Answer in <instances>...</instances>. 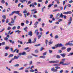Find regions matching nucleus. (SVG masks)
Here are the masks:
<instances>
[{
	"label": "nucleus",
	"instance_id": "nucleus-1",
	"mask_svg": "<svg viewBox=\"0 0 73 73\" xmlns=\"http://www.w3.org/2000/svg\"><path fill=\"white\" fill-rule=\"evenodd\" d=\"M64 46V44H62L61 43L55 45V47L53 46L52 47V49H56V48H57L58 47H62Z\"/></svg>",
	"mask_w": 73,
	"mask_h": 73
},
{
	"label": "nucleus",
	"instance_id": "nucleus-2",
	"mask_svg": "<svg viewBox=\"0 0 73 73\" xmlns=\"http://www.w3.org/2000/svg\"><path fill=\"white\" fill-rule=\"evenodd\" d=\"M48 62L49 63H50V64H56L59 62V60L50 61Z\"/></svg>",
	"mask_w": 73,
	"mask_h": 73
},
{
	"label": "nucleus",
	"instance_id": "nucleus-3",
	"mask_svg": "<svg viewBox=\"0 0 73 73\" xmlns=\"http://www.w3.org/2000/svg\"><path fill=\"white\" fill-rule=\"evenodd\" d=\"M11 23H9L8 25H14V24L13 23H14L15 22V21H14V19L13 18H11Z\"/></svg>",
	"mask_w": 73,
	"mask_h": 73
},
{
	"label": "nucleus",
	"instance_id": "nucleus-4",
	"mask_svg": "<svg viewBox=\"0 0 73 73\" xmlns=\"http://www.w3.org/2000/svg\"><path fill=\"white\" fill-rule=\"evenodd\" d=\"M35 5H37V3L36 2H34V3H32V4H31L29 6L30 7H31L32 6L33 8H35Z\"/></svg>",
	"mask_w": 73,
	"mask_h": 73
},
{
	"label": "nucleus",
	"instance_id": "nucleus-5",
	"mask_svg": "<svg viewBox=\"0 0 73 73\" xmlns=\"http://www.w3.org/2000/svg\"><path fill=\"white\" fill-rule=\"evenodd\" d=\"M72 17H70V19L68 20V25H69L70 24H72Z\"/></svg>",
	"mask_w": 73,
	"mask_h": 73
},
{
	"label": "nucleus",
	"instance_id": "nucleus-6",
	"mask_svg": "<svg viewBox=\"0 0 73 73\" xmlns=\"http://www.w3.org/2000/svg\"><path fill=\"white\" fill-rule=\"evenodd\" d=\"M70 43V41H69L68 43H66L65 44V46H68V45H69L70 46H73V44Z\"/></svg>",
	"mask_w": 73,
	"mask_h": 73
},
{
	"label": "nucleus",
	"instance_id": "nucleus-7",
	"mask_svg": "<svg viewBox=\"0 0 73 73\" xmlns=\"http://www.w3.org/2000/svg\"><path fill=\"white\" fill-rule=\"evenodd\" d=\"M65 61V59H62V62H61L60 63V64H62V65H65L64 63V62Z\"/></svg>",
	"mask_w": 73,
	"mask_h": 73
},
{
	"label": "nucleus",
	"instance_id": "nucleus-8",
	"mask_svg": "<svg viewBox=\"0 0 73 73\" xmlns=\"http://www.w3.org/2000/svg\"><path fill=\"white\" fill-rule=\"evenodd\" d=\"M72 12L70 11H68L67 12H64L63 13V14L64 15H68V14H71Z\"/></svg>",
	"mask_w": 73,
	"mask_h": 73
},
{
	"label": "nucleus",
	"instance_id": "nucleus-9",
	"mask_svg": "<svg viewBox=\"0 0 73 73\" xmlns=\"http://www.w3.org/2000/svg\"><path fill=\"white\" fill-rule=\"evenodd\" d=\"M26 54H27L26 52L24 51L22 53H19V55H23V56H24V55H26Z\"/></svg>",
	"mask_w": 73,
	"mask_h": 73
},
{
	"label": "nucleus",
	"instance_id": "nucleus-10",
	"mask_svg": "<svg viewBox=\"0 0 73 73\" xmlns=\"http://www.w3.org/2000/svg\"><path fill=\"white\" fill-rule=\"evenodd\" d=\"M28 29V27H25L23 29V30L24 31H25V32H28V31L27 30Z\"/></svg>",
	"mask_w": 73,
	"mask_h": 73
},
{
	"label": "nucleus",
	"instance_id": "nucleus-11",
	"mask_svg": "<svg viewBox=\"0 0 73 73\" xmlns=\"http://www.w3.org/2000/svg\"><path fill=\"white\" fill-rule=\"evenodd\" d=\"M61 56H62L63 58H64V57H65V56H66V54L65 53L64 54H60Z\"/></svg>",
	"mask_w": 73,
	"mask_h": 73
},
{
	"label": "nucleus",
	"instance_id": "nucleus-12",
	"mask_svg": "<svg viewBox=\"0 0 73 73\" xmlns=\"http://www.w3.org/2000/svg\"><path fill=\"white\" fill-rule=\"evenodd\" d=\"M28 35L29 36H32V31L29 32Z\"/></svg>",
	"mask_w": 73,
	"mask_h": 73
},
{
	"label": "nucleus",
	"instance_id": "nucleus-13",
	"mask_svg": "<svg viewBox=\"0 0 73 73\" xmlns=\"http://www.w3.org/2000/svg\"><path fill=\"white\" fill-rule=\"evenodd\" d=\"M29 44H31L32 43V41L31 40V39H29V42L27 43V44H29Z\"/></svg>",
	"mask_w": 73,
	"mask_h": 73
},
{
	"label": "nucleus",
	"instance_id": "nucleus-14",
	"mask_svg": "<svg viewBox=\"0 0 73 73\" xmlns=\"http://www.w3.org/2000/svg\"><path fill=\"white\" fill-rule=\"evenodd\" d=\"M60 14H59V13H58L56 14V18L57 19H59V18H58V16H60Z\"/></svg>",
	"mask_w": 73,
	"mask_h": 73
},
{
	"label": "nucleus",
	"instance_id": "nucleus-15",
	"mask_svg": "<svg viewBox=\"0 0 73 73\" xmlns=\"http://www.w3.org/2000/svg\"><path fill=\"white\" fill-rule=\"evenodd\" d=\"M36 40H37V38H34V40H33V43H35L36 41Z\"/></svg>",
	"mask_w": 73,
	"mask_h": 73
},
{
	"label": "nucleus",
	"instance_id": "nucleus-16",
	"mask_svg": "<svg viewBox=\"0 0 73 73\" xmlns=\"http://www.w3.org/2000/svg\"><path fill=\"white\" fill-rule=\"evenodd\" d=\"M71 50V48H67V51L68 52H70V51Z\"/></svg>",
	"mask_w": 73,
	"mask_h": 73
},
{
	"label": "nucleus",
	"instance_id": "nucleus-17",
	"mask_svg": "<svg viewBox=\"0 0 73 73\" xmlns=\"http://www.w3.org/2000/svg\"><path fill=\"white\" fill-rule=\"evenodd\" d=\"M53 5V4H50L48 6V8H50V7H52V5Z\"/></svg>",
	"mask_w": 73,
	"mask_h": 73
},
{
	"label": "nucleus",
	"instance_id": "nucleus-18",
	"mask_svg": "<svg viewBox=\"0 0 73 73\" xmlns=\"http://www.w3.org/2000/svg\"><path fill=\"white\" fill-rule=\"evenodd\" d=\"M63 16H64V15H62V13H61L60 14V16L59 17V18H60V17H61V18H62Z\"/></svg>",
	"mask_w": 73,
	"mask_h": 73
},
{
	"label": "nucleus",
	"instance_id": "nucleus-19",
	"mask_svg": "<svg viewBox=\"0 0 73 73\" xmlns=\"http://www.w3.org/2000/svg\"><path fill=\"white\" fill-rule=\"evenodd\" d=\"M60 65L59 64H55L53 65V66H60Z\"/></svg>",
	"mask_w": 73,
	"mask_h": 73
},
{
	"label": "nucleus",
	"instance_id": "nucleus-20",
	"mask_svg": "<svg viewBox=\"0 0 73 73\" xmlns=\"http://www.w3.org/2000/svg\"><path fill=\"white\" fill-rule=\"evenodd\" d=\"M56 58H61V56L60 55H57L56 56Z\"/></svg>",
	"mask_w": 73,
	"mask_h": 73
},
{
	"label": "nucleus",
	"instance_id": "nucleus-21",
	"mask_svg": "<svg viewBox=\"0 0 73 73\" xmlns=\"http://www.w3.org/2000/svg\"><path fill=\"white\" fill-rule=\"evenodd\" d=\"M45 43H46V46H47V44H48V40H45Z\"/></svg>",
	"mask_w": 73,
	"mask_h": 73
},
{
	"label": "nucleus",
	"instance_id": "nucleus-22",
	"mask_svg": "<svg viewBox=\"0 0 73 73\" xmlns=\"http://www.w3.org/2000/svg\"><path fill=\"white\" fill-rule=\"evenodd\" d=\"M40 58H45V56L43 55V56H41L40 57Z\"/></svg>",
	"mask_w": 73,
	"mask_h": 73
},
{
	"label": "nucleus",
	"instance_id": "nucleus-23",
	"mask_svg": "<svg viewBox=\"0 0 73 73\" xmlns=\"http://www.w3.org/2000/svg\"><path fill=\"white\" fill-rule=\"evenodd\" d=\"M53 17V15H50V19H52Z\"/></svg>",
	"mask_w": 73,
	"mask_h": 73
},
{
	"label": "nucleus",
	"instance_id": "nucleus-24",
	"mask_svg": "<svg viewBox=\"0 0 73 73\" xmlns=\"http://www.w3.org/2000/svg\"><path fill=\"white\" fill-rule=\"evenodd\" d=\"M46 53H47V52H46L43 53V56H45V55H46Z\"/></svg>",
	"mask_w": 73,
	"mask_h": 73
},
{
	"label": "nucleus",
	"instance_id": "nucleus-25",
	"mask_svg": "<svg viewBox=\"0 0 73 73\" xmlns=\"http://www.w3.org/2000/svg\"><path fill=\"white\" fill-rule=\"evenodd\" d=\"M1 2L2 4H4L5 1H4V0H1Z\"/></svg>",
	"mask_w": 73,
	"mask_h": 73
},
{
	"label": "nucleus",
	"instance_id": "nucleus-26",
	"mask_svg": "<svg viewBox=\"0 0 73 73\" xmlns=\"http://www.w3.org/2000/svg\"><path fill=\"white\" fill-rule=\"evenodd\" d=\"M66 49V47H65V46L62 47L61 48L62 50H65V49Z\"/></svg>",
	"mask_w": 73,
	"mask_h": 73
},
{
	"label": "nucleus",
	"instance_id": "nucleus-27",
	"mask_svg": "<svg viewBox=\"0 0 73 73\" xmlns=\"http://www.w3.org/2000/svg\"><path fill=\"white\" fill-rule=\"evenodd\" d=\"M9 41H10V42H11V43H12L13 44H14V41H12V40H9Z\"/></svg>",
	"mask_w": 73,
	"mask_h": 73
},
{
	"label": "nucleus",
	"instance_id": "nucleus-28",
	"mask_svg": "<svg viewBox=\"0 0 73 73\" xmlns=\"http://www.w3.org/2000/svg\"><path fill=\"white\" fill-rule=\"evenodd\" d=\"M4 40H6V41H7L8 40V38L7 37H5V38H4Z\"/></svg>",
	"mask_w": 73,
	"mask_h": 73
},
{
	"label": "nucleus",
	"instance_id": "nucleus-29",
	"mask_svg": "<svg viewBox=\"0 0 73 73\" xmlns=\"http://www.w3.org/2000/svg\"><path fill=\"white\" fill-rule=\"evenodd\" d=\"M55 68H56V69H60V67H59L58 66H56L55 67Z\"/></svg>",
	"mask_w": 73,
	"mask_h": 73
},
{
	"label": "nucleus",
	"instance_id": "nucleus-30",
	"mask_svg": "<svg viewBox=\"0 0 73 73\" xmlns=\"http://www.w3.org/2000/svg\"><path fill=\"white\" fill-rule=\"evenodd\" d=\"M16 26H14L12 28V29H13V30H15V29H16Z\"/></svg>",
	"mask_w": 73,
	"mask_h": 73
},
{
	"label": "nucleus",
	"instance_id": "nucleus-31",
	"mask_svg": "<svg viewBox=\"0 0 73 73\" xmlns=\"http://www.w3.org/2000/svg\"><path fill=\"white\" fill-rule=\"evenodd\" d=\"M49 52V53H52V52H53V51H52V50H48Z\"/></svg>",
	"mask_w": 73,
	"mask_h": 73
},
{
	"label": "nucleus",
	"instance_id": "nucleus-32",
	"mask_svg": "<svg viewBox=\"0 0 73 73\" xmlns=\"http://www.w3.org/2000/svg\"><path fill=\"white\" fill-rule=\"evenodd\" d=\"M43 49H44V48L43 47H41V48H40V51H42Z\"/></svg>",
	"mask_w": 73,
	"mask_h": 73
},
{
	"label": "nucleus",
	"instance_id": "nucleus-33",
	"mask_svg": "<svg viewBox=\"0 0 73 73\" xmlns=\"http://www.w3.org/2000/svg\"><path fill=\"white\" fill-rule=\"evenodd\" d=\"M38 23V22L37 21H36L35 24L34 25H37V24Z\"/></svg>",
	"mask_w": 73,
	"mask_h": 73
},
{
	"label": "nucleus",
	"instance_id": "nucleus-34",
	"mask_svg": "<svg viewBox=\"0 0 73 73\" xmlns=\"http://www.w3.org/2000/svg\"><path fill=\"white\" fill-rule=\"evenodd\" d=\"M13 66L14 67H17L19 66V64H15V65H14Z\"/></svg>",
	"mask_w": 73,
	"mask_h": 73
},
{
	"label": "nucleus",
	"instance_id": "nucleus-35",
	"mask_svg": "<svg viewBox=\"0 0 73 73\" xmlns=\"http://www.w3.org/2000/svg\"><path fill=\"white\" fill-rule=\"evenodd\" d=\"M13 54H10V55L9 56V57L10 58L11 57H13Z\"/></svg>",
	"mask_w": 73,
	"mask_h": 73
},
{
	"label": "nucleus",
	"instance_id": "nucleus-36",
	"mask_svg": "<svg viewBox=\"0 0 73 73\" xmlns=\"http://www.w3.org/2000/svg\"><path fill=\"white\" fill-rule=\"evenodd\" d=\"M45 25V23H43L42 24V27H44V25Z\"/></svg>",
	"mask_w": 73,
	"mask_h": 73
},
{
	"label": "nucleus",
	"instance_id": "nucleus-37",
	"mask_svg": "<svg viewBox=\"0 0 73 73\" xmlns=\"http://www.w3.org/2000/svg\"><path fill=\"white\" fill-rule=\"evenodd\" d=\"M2 17L4 19H6V17H5V15H3L2 16Z\"/></svg>",
	"mask_w": 73,
	"mask_h": 73
},
{
	"label": "nucleus",
	"instance_id": "nucleus-38",
	"mask_svg": "<svg viewBox=\"0 0 73 73\" xmlns=\"http://www.w3.org/2000/svg\"><path fill=\"white\" fill-rule=\"evenodd\" d=\"M32 55L33 56H35V57H38V56L37 55H36L35 54H32Z\"/></svg>",
	"mask_w": 73,
	"mask_h": 73
},
{
	"label": "nucleus",
	"instance_id": "nucleus-39",
	"mask_svg": "<svg viewBox=\"0 0 73 73\" xmlns=\"http://www.w3.org/2000/svg\"><path fill=\"white\" fill-rule=\"evenodd\" d=\"M49 45H50L51 44H53V42L50 41L48 42Z\"/></svg>",
	"mask_w": 73,
	"mask_h": 73
},
{
	"label": "nucleus",
	"instance_id": "nucleus-40",
	"mask_svg": "<svg viewBox=\"0 0 73 73\" xmlns=\"http://www.w3.org/2000/svg\"><path fill=\"white\" fill-rule=\"evenodd\" d=\"M58 35H56L55 36L54 38L55 39H56V38H58Z\"/></svg>",
	"mask_w": 73,
	"mask_h": 73
},
{
	"label": "nucleus",
	"instance_id": "nucleus-41",
	"mask_svg": "<svg viewBox=\"0 0 73 73\" xmlns=\"http://www.w3.org/2000/svg\"><path fill=\"white\" fill-rule=\"evenodd\" d=\"M36 11V9H33V10H31V12H35V11Z\"/></svg>",
	"mask_w": 73,
	"mask_h": 73
},
{
	"label": "nucleus",
	"instance_id": "nucleus-42",
	"mask_svg": "<svg viewBox=\"0 0 73 73\" xmlns=\"http://www.w3.org/2000/svg\"><path fill=\"white\" fill-rule=\"evenodd\" d=\"M14 59H17L18 58V57H17V56H15L14 57Z\"/></svg>",
	"mask_w": 73,
	"mask_h": 73
},
{
	"label": "nucleus",
	"instance_id": "nucleus-43",
	"mask_svg": "<svg viewBox=\"0 0 73 73\" xmlns=\"http://www.w3.org/2000/svg\"><path fill=\"white\" fill-rule=\"evenodd\" d=\"M5 49H6V50H7V49H9V47H7V46H6L5 47Z\"/></svg>",
	"mask_w": 73,
	"mask_h": 73
},
{
	"label": "nucleus",
	"instance_id": "nucleus-44",
	"mask_svg": "<svg viewBox=\"0 0 73 73\" xmlns=\"http://www.w3.org/2000/svg\"><path fill=\"white\" fill-rule=\"evenodd\" d=\"M60 11V10H58V9H55V10H54L53 12H56V11Z\"/></svg>",
	"mask_w": 73,
	"mask_h": 73
},
{
	"label": "nucleus",
	"instance_id": "nucleus-45",
	"mask_svg": "<svg viewBox=\"0 0 73 73\" xmlns=\"http://www.w3.org/2000/svg\"><path fill=\"white\" fill-rule=\"evenodd\" d=\"M63 72H64V70H61L60 71L59 73H62Z\"/></svg>",
	"mask_w": 73,
	"mask_h": 73
},
{
	"label": "nucleus",
	"instance_id": "nucleus-46",
	"mask_svg": "<svg viewBox=\"0 0 73 73\" xmlns=\"http://www.w3.org/2000/svg\"><path fill=\"white\" fill-rule=\"evenodd\" d=\"M11 29V27H9L7 29V30H10Z\"/></svg>",
	"mask_w": 73,
	"mask_h": 73
},
{
	"label": "nucleus",
	"instance_id": "nucleus-47",
	"mask_svg": "<svg viewBox=\"0 0 73 73\" xmlns=\"http://www.w3.org/2000/svg\"><path fill=\"white\" fill-rule=\"evenodd\" d=\"M41 37V35H39L38 37V39H40Z\"/></svg>",
	"mask_w": 73,
	"mask_h": 73
},
{
	"label": "nucleus",
	"instance_id": "nucleus-48",
	"mask_svg": "<svg viewBox=\"0 0 73 73\" xmlns=\"http://www.w3.org/2000/svg\"><path fill=\"white\" fill-rule=\"evenodd\" d=\"M30 72H34V70L33 69H31L30 70Z\"/></svg>",
	"mask_w": 73,
	"mask_h": 73
},
{
	"label": "nucleus",
	"instance_id": "nucleus-49",
	"mask_svg": "<svg viewBox=\"0 0 73 73\" xmlns=\"http://www.w3.org/2000/svg\"><path fill=\"white\" fill-rule=\"evenodd\" d=\"M35 52L36 53H38V51L37 50H36L35 51Z\"/></svg>",
	"mask_w": 73,
	"mask_h": 73
},
{
	"label": "nucleus",
	"instance_id": "nucleus-50",
	"mask_svg": "<svg viewBox=\"0 0 73 73\" xmlns=\"http://www.w3.org/2000/svg\"><path fill=\"white\" fill-rule=\"evenodd\" d=\"M54 72H57V69H55L54 68V71H53Z\"/></svg>",
	"mask_w": 73,
	"mask_h": 73
},
{
	"label": "nucleus",
	"instance_id": "nucleus-51",
	"mask_svg": "<svg viewBox=\"0 0 73 73\" xmlns=\"http://www.w3.org/2000/svg\"><path fill=\"white\" fill-rule=\"evenodd\" d=\"M63 17L64 19H66V15H64L63 16Z\"/></svg>",
	"mask_w": 73,
	"mask_h": 73
},
{
	"label": "nucleus",
	"instance_id": "nucleus-52",
	"mask_svg": "<svg viewBox=\"0 0 73 73\" xmlns=\"http://www.w3.org/2000/svg\"><path fill=\"white\" fill-rule=\"evenodd\" d=\"M21 26H24V23H21Z\"/></svg>",
	"mask_w": 73,
	"mask_h": 73
},
{
	"label": "nucleus",
	"instance_id": "nucleus-53",
	"mask_svg": "<svg viewBox=\"0 0 73 73\" xmlns=\"http://www.w3.org/2000/svg\"><path fill=\"white\" fill-rule=\"evenodd\" d=\"M28 23H29V21H28V20L26 21V24H28Z\"/></svg>",
	"mask_w": 73,
	"mask_h": 73
},
{
	"label": "nucleus",
	"instance_id": "nucleus-54",
	"mask_svg": "<svg viewBox=\"0 0 73 73\" xmlns=\"http://www.w3.org/2000/svg\"><path fill=\"white\" fill-rule=\"evenodd\" d=\"M40 44H36L35 45V46H40Z\"/></svg>",
	"mask_w": 73,
	"mask_h": 73
},
{
	"label": "nucleus",
	"instance_id": "nucleus-55",
	"mask_svg": "<svg viewBox=\"0 0 73 73\" xmlns=\"http://www.w3.org/2000/svg\"><path fill=\"white\" fill-rule=\"evenodd\" d=\"M37 32H38V30L36 29L35 31V33L36 34V33H37Z\"/></svg>",
	"mask_w": 73,
	"mask_h": 73
},
{
	"label": "nucleus",
	"instance_id": "nucleus-56",
	"mask_svg": "<svg viewBox=\"0 0 73 73\" xmlns=\"http://www.w3.org/2000/svg\"><path fill=\"white\" fill-rule=\"evenodd\" d=\"M33 17L35 18H37V16L36 15H33Z\"/></svg>",
	"mask_w": 73,
	"mask_h": 73
},
{
	"label": "nucleus",
	"instance_id": "nucleus-57",
	"mask_svg": "<svg viewBox=\"0 0 73 73\" xmlns=\"http://www.w3.org/2000/svg\"><path fill=\"white\" fill-rule=\"evenodd\" d=\"M67 6L69 7H71V5L69 4L67 5Z\"/></svg>",
	"mask_w": 73,
	"mask_h": 73
},
{
	"label": "nucleus",
	"instance_id": "nucleus-58",
	"mask_svg": "<svg viewBox=\"0 0 73 73\" xmlns=\"http://www.w3.org/2000/svg\"><path fill=\"white\" fill-rule=\"evenodd\" d=\"M38 7H40V6H41V5L40 3H38Z\"/></svg>",
	"mask_w": 73,
	"mask_h": 73
},
{
	"label": "nucleus",
	"instance_id": "nucleus-59",
	"mask_svg": "<svg viewBox=\"0 0 73 73\" xmlns=\"http://www.w3.org/2000/svg\"><path fill=\"white\" fill-rule=\"evenodd\" d=\"M40 31L41 32H42V31H43V30L42 29L40 28Z\"/></svg>",
	"mask_w": 73,
	"mask_h": 73
},
{
	"label": "nucleus",
	"instance_id": "nucleus-60",
	"mask_svg": "<svg viewBox=\"0 0 73 73\" xmlns=\"http://www.w3.org/2000/svg\"><path fill=\"white\" fill-rule=\"evenodd\" d=\"M62 21V19H60L58 20V22H61V21Z\"/></svg>",
	"mask_w": 73,
	"mask_h": 73
},
{
	"label": "nucleus",
	"instance_id": "nucleus-61",
	"mask_svg": "<svg viewBox=\"0 0 73 73\" xmlns=\"http://www.w3.org/2000/svg\"><path fill=\"white\" fill-rule=\"evenodd\" d=\"M19 42L21 44H23V42L21 41H19Z\"/></svg>",
	"mask_w": 73,
	"mask_h": 73
},
{
	"label": "nucleus",
	"instance_id": "nucleus-62",
	"mask_svg": "<svg viewBox=\"0 0 73 73\" xmlns=\"http://www.w3.org/2000/svg\"><path fill=\"white\" fill-rule=\"evenodd\" d=\"M5 42H2L1 44H2V45H5Z\"/></svg>",
	"mask_w": 73,
	"mask_h": 73
},
{
	"label": "nucleus",
	"instance_id": "nucleus-63",
	"mask_svg": "<svg viewBox=\"0 0 73 73\" xmlns=\"http://www.w3.org/2000/svg\"><path fill=\"white\" fill-rule=\"evenodd\" d=\"M15 13L18 14L19 13V11H15Z\"/></svg>",
	"mask_w": 73,
	"mask_h": 73
},
{
	"label": "nucleus",
	"instance_id": "nucleus-64",
	"mask_svg": "<svg viewBox=\"0 0 73 73\" xmlns=\"http://www.w3.org/2000/svg\"><path fill=\"white\" fill-rule=\"evenodd\" d=\"M15 33H19V30L15 31Z\"/></svg>",
	"mask_w": 73,
	"mask_h": 73
}]
</instances>
